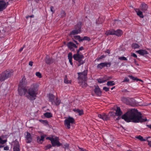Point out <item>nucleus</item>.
I'll return each instance as SVG.
<instances>
[{
    "label": "nucleus",
    "mask_w": 151,
    "mask_h": 151,
    "mask_svg": "<svg viewBox=\"0 0 151 151\" xmlns=\"http://www.w3.org/2000/svg\"><path fill=\"white\" fill-rule=\"evenodd\" d=\"M129 79L127 77H125L123 82H129Z\"/></svg>",
    "instance_id": "obj_47"
},
{
    "label": "nucleus",
    "mask_w": 151,
    "mask_h": 151,
    "mask_svg": "<svg viewBox=\"0 0 151 151\" xmlns=\"http://www.w3.org/2000/svg\"><path fill=\"white\" fill-rule=\"evenodd\" d=\"M46 139H49L51 141L53 146H59L60 145V144L59 142L58 138V137L54 136L52 137H48L46 138Z\"/></svg>",
    "instance_id": "obj_5"
},
{
    "label": "nucleus",
    "mask_w": 151,
    "mask_h": 151,
    "mask_svg": "<svg viewBox=\"0 0 151 151\" xmlns=\"http://www.w3.org/2000/svg\"><path fill=\"white\" fill-rule=\"evenodd\" d=\"M67 46L68 48L72 51H75V48H77V46L71 42H68L67 44Z\"/></svg>",
    "instance_id": "obj_11"
},
{
    "label": "nucleus",
    "mask_w": 151,
    "mask_h": 151,
    "mask_svg": "<svg viewBox=\"0 0 151 151\" xmlns=\"http://www.w3.org/2000/svg\"><path fill=\"white\" fill-rule=\"evenodd\" d=\"M47 97L49 99L50 101L52 103V104L55 103V97L54 96L53 94H49L48 95Z\"/></svg>",
    "instance_id": "obj_19"
},
{
    "label": "nucleus",
    "mask_w": 151,
    "mask_h": 151,
    "mask_svg": "<svg viewBox=\"0 0 151 151\" xmlns=\"http://www.w3.org/2000/svg\"><path fill=\"white\" fill-rule=\"evenodd\" d=\"M103 90L106 92H107L109 90V88L106 87H104L103 88Z\"/></svg>",
    "instance_id": "obj_44"
},
{
    "label": "nucleus",
    "mask_w": 151,
    "mask_h": 151,
    "mask_svg": "<svg viewBox=\"0 0 151 151\" xmlns=\"http://www.w3.org/2000/svg\"><path fill=\"white\" fill-rule=\"evenodd\" d=\"M13 144L14 145L13 151H20L19 143L16 140L15 141H14L13 142Z\"/></svg>",
    "instance_id": "obj_12"
},
{
    "label": "nucleus",
    "mask_w": 151,
    "mask_h": 151,
    "mask_svg": "<svg viewBox=\"0 0 151 151\" xmlns=\"http://www.w3.org/2000/svg\"><path fill=\"white\" fill-rule=\"evenodd\" d=\"M106 57V56L104 55H103L101 56L100 57H99L98 59H101L103 58H104Z\"/></svg>",
    "instance_id": "obj_49"
},
{
    "label": "nucleus",
    "mask_w": 151,
    "mask_h": 151,
    "mask_svg": "<svg viewBox=\"0 0 151 151\" xmlns=\"http://www.w3.org/2000/svg\"><path fill=\"white\" fill-rule=\"evenodd\" d=\"M24 135L26 142L27 143L31 142L32 141V139L30 134L28 132H26L25 133Z\"/></svg>",
    "instance_id": "obj_10"
},
{
    "label": "nucleus",
    "mask_w": 151,
    "mask_h": 151,
    "mask_svg": "<svg viewBox=\"0 0 151 151\" xmlns=\"http://www.w3.org/2000/svg\"><path fill=\"white\" fill-rule=\"evenodd\" d=\"M36 76L39 78L42 77L41 74L39 72H37L35 73Z\"/></svg>",
    "instance_id": "obj_41"
},
{
    "label": "nucleus",
    "mask_w": 151,
    "mask_h": 151,
    "mask_svg": "<svg viewBox=\"0 0 151 151\" xmlns=\"http://www.w3.org/2000/svg\"><path fill=\"white\" fill-rule=\"evenodd\" d=\"M79 149L80 150V151H88L86 149H84L83 148H81L80 147H78Z\"/></svg>",
    "instance_id": "obj_48"
},
{
    "label": "nucleus",
    "mask_w": 151,
    "mask_h": 151,
    "mask_svg": "<svg viewBox=\"0 0 151 151\" xmlns=\"http://www.w3.org/2000/svg\"><path fill=\"white\" fill-rule=\"evenodd\" d=\"M115 88V86H114L111 88V90H112L114 88Z\"/></svg>",
    "instance_id": "obj_64"
},
{
    "label": "nucleus",
    "mask_w": 151,
    "mask_h": 151,
    "mask_svg": "<svg viewBox=\"0 0 151 151\" xmlns=\"http://www.w3.org/2000/svg\"><path fill=\"white\" fill-rule=\"evenodd\" d=\"M94 91L95 93L97 96H100L101 95V91L100 88L98 86H95Z\"/></svg>",
    "instance_id": "obj_14"
},
{
    "label": "nucleus",
    "mask_w": 151,
    "mask_h": 151,
    "mask_svg": "<svg viewBox=\"0 0 151 151\" xmlns=\"http://www.w3.org/2000/svg\"><path fill=\"white\" fill-rule=\"evenodd\" d=\"M118 59L119 60H125V61L127 60V58L124 57V56L121 57H119L118 58Z\"/></svg>",
    "instance_id": "obj_43"
},
{
    "label": "nucleus",
    "mask_w": 151,
    "mask_h": 151,
    "mask_svg": "<svg viewBox=\"0 0 151 151\" xmlns=\"http://www.w3.org/2000/svg\"><path fill=\"white\" fill-rule=\"evenodd\" d=\"M86 81H78L80 85L83 88L86 87L87 85L86 82Z\"/></svg>",
    "instance_id": "obj_23"
},
{
    "label": "nucleus",
    "mask_w": 151,
    "mask_h": 151,
    "mask_svg": "<svg viewBox=\"0 0 151 151\" xmlns=\"http://www.w3.org/2000/svg\"><path fill=\"white\" fill-rule=\"evenodd\" d=\"M115 114L117 116H120L122 114V112L121 111L120 107H117L116 110Z\"/></svg>",
    "instance_id": "obj_21"
},
{
    "label": "nucleus",
    "mask_w": 151,
    "mask_h": 151,
    "mask_svg": "<svg viewBox=\"0 0 151 151\" xmlns=\"http://www.w3.org/2000/svg\"><path fill=\"white\" fill-rule=\"evenodd\" d=\"M2 144H0V148H2L4 147V146L1 145Z\"/></svg>",
    "instance_id": "obj_60"
},
{
    "label": "nucleus",
    "mask_w": 151,
    "mask_h": 151,
    "mask_svg": "<svg viewBox=\"0 0 151 151\" xmlns=\"http://www.w3.org/2000/svg\"><path fill=\"white\" fill-rule=\"evenodd\" d=\"M148 145L150 147H151V141L149 142Z\"/></svg>",
    "instance_id": "obj_56"
},
{
    "label": "nucleus",
    "mask_w": 151,
    "mask_h": 151,
    "mask_svg": "<svg viewBox=\"0 0 151 151\" xmlns=\"http://www.w3.org/2000/svg\"><path fill=\"white\" fill-rule=\"evenodd\" d=\"M122 118L127 122L141 123L147 121L146 117L142 116L140 112H138V110L135 109L127 111L122 115Z\"/></svg>",
    "instance_id": "obj_2"
},
{
    "label": "nucleus",
    "mask_w": 151,
    "mask_h": 151,
    "mask_svg": "<svg viewBox=\"0 0 151 151\" xmlns=\"http://www.w3.org/2000/svg\"><path fill=\"white\" fill-rule=\"evenodd\" d=\"M104 67H109L110 66L111 63V62H104Z\"/></svg>",
    "instance_id": "obj_37"
},
{
    "label": "nucleus",
    "mask_w": 151,
    "mask_h": 151,
    "mask_svg": "<svg viewBox=\"0 0 151 151\" xmlns=\"http://www.w3.org/2000/svg\"><path fill=\"white\" fill-rule=\"evenodd\" d=\"M64 124L65 125H66V119H65L64 120Z\"/></svg>",
    "instance_id": "obj_62"
},
{
    "label": "nucleus",
    "mask_w": 151,
    "mask_h": 151,
    "mask_svg": "<svg viewBox=\"0 0 151 151\" xmlns=\"http://www.w3.org/2000/svg\"><path fill=\"white\" fill-rule=\"evenodd\" d=\"M110 50H109V49L107 50L106 51H105V53H108V54H110Z\"/></svg>",
    "instance_id": "obj_50"
},
{
    "label": "nucleus",
    "mask_w": 151,
    "mask_h": 151,
    "mask_svg": "<svg viewBox=\"0 0 151 151\" xmlns=\"http://www.w3.org/2000/svg\"><path fill=\"white\" fill-rule=\"evenodd\" d=\"M72 53L71 52H69L68 55V58L69 59V62L70 64L72 66H73V63L72 62Z\"/></svg>",
    "instance_id": "obj_25"
},
{
    "label": "nucleus",
    "mask_w": 151,
    "mask_h": 151,
    "mask_svg": "<svg viewBox=\"0 0 151 151\" xmlns=\"http://www.w3.org/2000/svg\"><path fill=\"white\" fill-rule=\"evenodd\" d=\"M53 62V60L52 58H47L46 60V62L48 64H50Z\"/></svg>",
    "instance_id": "obj_30"
},
{
    "label": "nucleus",
    "mask_w": 151,
    "mask_h": 151,
    "mask_svg": "<svg viewBox=\"0 0 151 151\" xmlns=\"http://www.w3.org/2000/svg\"><path fill=\"white\" fill-rule=\"evenodd\" d=\"M122 91L123 92H124V93H126L127 92H129V91H127V90H125V89L124 90H123Z\"/></svg>",
    "instance_id": "obj_54"
},
{
    "label": "nucleus",
    "mask_w": 151,
    "mask_h": 151,
    "mask_svg": "<svg viewBox=\"0 0 151 151\" xmlns=\"http://www.w3.org/2000/svg\"><path fill=\"white\" fill-rule=\"evenodd\" d=\"M84 49V48H83V47L82 46H81V47H80L79 48V50H83Z\"/></svg>",
    "instance_id": "obj_53"
},
{
    "label": "nucleus",
    "mask_w": 151,
    "mask_h": 151,
    "mask_svg": "<svg viewBox=\"0 0 151 151\" xmlns=\"http://www.w3.org/2000/svg\"><path fill=\"white\" fill-rule=\"evenodd\" d=\"M107 86H113L115 84L114 81H109L107 83Z\"/></svg>",
    "instance_id": "obj_32"
},
{
    "label": "nucleus",
    "mask_w": 151,
    "mask_h": 151,
    "mask_svg": "<svg viewBox=\"0 0 151 151\" xmlns=\"http://www.w3.org/2000/svg\"><path fill=\"white\" fill-rule=\"evenodd\" d=\"M122 31L120 29H118L115 31V35L117 36H121L123 34Z\"/></svg>",
    "instance_id": "obj_24"
},
{
    "label": "nucleus",
    "mask_w": 151,
    "mask_h": 151,
    "mask_svg": "<svg viewBox=\"0 0 151 151\" xmlns=\"http://www.w3.org/2000/svg\"><path fill=\"white\" fill-rule=\"evenodd\" d=\"M47 147L48 148H49L51 147V145H48L47 146Z\"/></svg>",
    "instance_id": "obj_59"
},
{
    "label": "nucleus",
    "mask_w": 151,
    "mask_h": 151,
    "mask_svg": "<svg viewBox=\"0 0 151 151\" xmlns=\"http://www.w3.org/2000/svg\"><path fill=\"white\" fill-rule=\"evenodd\" d=\"M12 74V73L8 72L7 71H5L2 73L0 75V81H3L10 77Z\"/></svg>",
    "instance_id": "obj_6"
},
{
    "label": "nucleus",
    "mask_w": 151,
    "mask_h": 151,
    "mask_svg": "<svg viewBox=\"0 0 151 151\" xmlns=\"http://www.w3.org/2000/svg\"><path fill=\"white\" fill-rule=\"evenodd\" d=\"M80 50H79V49L77 50L76 54H74L73 55L74 59L76 61H78L79 62L78 64V66L83 64L84 63V61L82 60V59L83 58L84 56L82 54H80Z\"/></svg>",
    "instance_id": "obj_3"
},
{
    "label": "nucleus",
    "mask_w": 151,
    "mask_h": 151,
    "mask_svg": "<svg viewBox=\"0 0 151 151\" xmlns=\"http://www.w3.org/2000/svg\"><path fill=\"white\" fill-rule=\"evenodd\" d=\"M44 116L47 118H49L52 117V114L50 112H46L44 114Z\"/></svg>",
    "instance_id": "obj_31"
},
{
    "label": "nucleus",
    "mask_w": 151,
    "mask_h": 151,
    "mask_svg": "<svg viewBox=\"0 0 151 151\" xmlns=\"http://www.w3.org/2000/svg\"><path fill=\"white\" fill-rule=\"evenodd\" d=\"M136 137L142 141H146L145 139H144L143 137L140 135L137 136Z\"/></svg>",
    "instance_id": "obj_38"
},
{
    "label": "nucleus",
    "mask_w": 151,
    "mask_h": 151,
    "mask_svg": "<svg viewBox=\"0 0 151 151\" xmlns=\"http://www.w3.org/2000/svg\"><path fill=\"white\" fill-rule=\"evenodd\" d=\"M87 73V70H85L82 72L78 73V81H87L88 79Z\"/></svg>",
    "instance_id": "obj_4"
},
{
    "label": "nucleus",
    "mask_w": 151,
    "mask_h": 151,
    "mask_svg": "<svg viewBox=\"0 0 151 151\" xmlns=\"http://www.w3.org/2000/svg\"><path fill=\"white\" fill-rule=\"evenodd\" d=\"M71 81H67V83H71Z\"/></svg>",
    "instance_id": "obj_55"
},
{
    "label": "nucleus",
    "mask_w": 151,
    "mask_h": 151,
    "mask_svg": "<svg viewBox=\"0 0 151 151\" xmlns=\"http://www.w3.org/2000/svg\"><path fill=\"white\" fill-rule=\"evenodd\" d=\"M74 38L76 40H78L80 42H81V39L79 35L75 36H74Z\"/></svg>",
    "instance_id": "obj_36"
},
{
    "label": "nucleus",
    "mask_w": 151,
    "mask_h": 151,
    "mask_svg": "<svg viewBox=\"0 0 151 151\" xmlns=\"http://www.w3.org/2000/svg\"><path fill=\"white\" fill-rule=\"evenodd\" d=\"M121 100L123 102L126 104H130L128 98L122 97L121 98Z\"/></svg>",
    "instance_id": "obj_22"
},
{
    "label": "nucleus",
    "mask_w": 151,
    "mask_h": 151,
    "mask_svg": "<svg viewBox=\"0 0 151 151\" xmlns=\"http://www.w3.org/2000/svg\"><path fill=\"white\" fill-rule=\"evenodd\" d=\"M46 137V135H43L41 136L40 137H37V140L38 143H42L44 140L45 137Z\"/></svg>",
    "instance_id": "obj_17"
},
{
    "label": "nucleus",
    "mask_w": 151,
    "mask_h": 151,
    "mask_svg": "<svg viewBox=\"0 0 151 151\" xmlns=\"http://www.w3.org/2000/svg\"><path fill=\"white\" fill-rule=\"evenodd\" d=\"M128 77L131 79H132V80L134 81H140L142 82H143V81L141 79H139L138 78H137V77H134L132 76L131 75H129Z\"/></svg>",
    "instance_id": "obj_26"
},
{
    "label": "nucleus",
    "mask_w": 151,
    "mask_h": 151,
    "mask_svg": "<svg viewBox=\"0 0 151 151\" xmlns=\"http://www.w3.org/2000/svg\"><path fill=\"white\" fill-rule=\"evenodd\" d=\"M55 99H56V101H54V103H53L52 104H56V105H58L60 103V101L59 100H58V99H57L56 98H55Z\"/></svg>",
    "instance_id": "obj_39"
},
{
    "label": "nucleus",
    "mask_w": 151,
    "mask_h": 151,
    "mask_svg": "<svg viewBox=\"0 0 151 151\" xmlns=\"http://www.w3.org/2000/svg\"><path fill=\"white\" fill-rule=\"evenodd\" d=\"M98 82L99 83H102L106 81V80H104L102 78H99L97 79Z\"/></svg>",
    "instance_id": "obj_35"
},
{
    "label": "nucleus",
    "mask_w": 151,
    "mask_h": 151,
    "mask_svg": "<svg viewBox=\"0 0 151 151\" xmlns=\"http://www.w3.org/2000/svg\"><path fill=\"white\" fill-rule=\"evenodd\" d=\"M121 119V117H119L116 119V120H119Z\"/></svg>",
    "instance_id": "obj_63"
},
{
    "label": "nucleus",
    "mask_w": 151,
    "mask_h": 151,
    "mask_svg": "<svg viewBox=\"0 0 151 151\" xmlns=\"http://www.w3.org/2000/svg\"><path fill=\"white\" fill-rule=\"evenodd\" d=\"M50 10L52 12V13H54L55 10L54 7L52 6H51L50 7Z\"/></svg>",
    "instance_id": "obj_45"
},
{
    "label": "nucleus",
    "mask_w": 151,
    "mask_h": 151,
    "mask_svg": "<svg viewBox=\"0 0 151 151\" xmlns=\"http://www.w3.org/2000/svg\"><path fill=\"white\" fill-rule=\"evenodd\" d=\"M147 126L148 128L151 129V124L150 125H147Z\"/></svg>",
    "instance_id": "obj_57"
},
{
    "label": "nucleus",
    "mask_w": 151,
    "mask_h": 151,
    "mask_svg": "<svg viewBox=\"0 0 151 151\" xmlns=\"http://www.w3.org/2000/svg\"><path fill=\"white\" fill-rule=\"evenodd\" d=\"M115 30L114 29L109 30L106 31L105 34L107 36L110 35H114Z\"/></svg>",
    "instance_id": "obj_20"
},
{
    "label": "nucleus",
    "mask_w": 151,
    "mask_h": 151,
    "mask_svg": "<svg viewBox=\"0 0 151 151\" xmlns=\"http://www.w3.org/2000/svg\"><path fill=\"white\" fill-rule=\"evenodd\" d=\"M140 9L143 12H145L147 9V5L145 3L142 4L140 6Z\"/></svg>",
    "instance_id": "obj_18"
},
{
    "label": "nucleus",
    "mask_w": 151,
    "mask_h": 151,
    "mask_svg": "<svg viewBox=\"0 0 151 151\" xmlns=\"http://www.w3.org/2000/svg\"><path fill=\"white\" fill-rule=\"evenodd\" d=\"M136 12L137 13V14L140 17L143 18L144 17V16L142 14V12L140 11H139L138 9H137L136 10Z\"/></svg>",
    "instance_id": "obj_27"
},
{
    "label": "nucleus",
    "mask_w": 151,
    "mask_h": 151,
    "mask_svg": "<svg viewBox=\"0 0 151 151\" xmlns=\"http://www.w3.org/2000/svg\"><path fill=\"white\" fill-rule=\"evenodd\" d=\"M23 48H24V47H22L20 49V50H19L20 52H21V51H22V50L23 49Z\"/></svg>",
    "instance_id": "obj_58"
},
{
    "label": "nucleus",
    "mask_w": 151,
    "mask_h": 151,
    "mask_svg": "<svg viewBox=\"0 0 151 151\" xmlns=\"http://www.w3.org/2000/svg\"><path fill=\"white\" fill-rule=\"evenodd\" d=\"M98 116L100 118L102 119L104 121H107L109 119V116L104 113L101 114H98Z\"/></svg>",
    "instance_id": "obj_13"
},
{
    "label": "nucleus",
    "mask_w": 151,
    "mask_h": 151,
    "mask_svg": "<svg viewBox=\"0 0 151 151\" xmlns=\"http://www.w3.org/2000/svg\"><path fill=\"white\" fill-rule=\"evenodd\" d=\"M136 52L142 55H145L147 54L148 53L147 51L145 50H139L137 51Z\"/></svg>",
    "instance_id": "obj_16"
},
{
    "label": "nucleus",
    "mask_w": 151,
    "mask_h": 151,
    "mask_svg": "<svg viewBox=\"0 0 151 151\" xmlns=\"http://www.w3.org/2000/svg\"><path fill=\"white\" fill-rule=\"evenodd\" d=\"M75 121L74 119L70 116H69L68 118H67V128L70 129V124L74 123Z\"/></svg>",
    "instance_id": "obj_9"
},
{
    "label": "nucleus",
    "mask_w": 151,
    "mask_h": 151,
    "mask_svg": "<svg viewBox=\"0 0 151 151\" xmlns=\"http://www.w3.org/2000/svg\"><path fill=\"white\" fill-rule=\"evenodd\" d=\"M86 40L87 41H90V38L87 36L84 37L83 38L81 39V40L82 42L83 40Z\"/></svg>",
    "instance_id": "obj_40"
},
{
    "label": "nucleus",
    "mask_w": 151,
    "mask_h": 151,
    "mask_svg": "<svg viewBox=\"0 0 151 151\" xmlns=\"http://www.w3.org/2000/svg\"><path fill=\"white\" fill-rule=\"evenodd\" d=\"M131 56H133L135 58H137V55L134 53H131Z\"/></svg>",
    "instance_id": "obj_46"
},
{
    "label": "nucleus",
    "mask_w": 151,
    "mask_h": 151,
    "mask_svg": "<svg viewBox=\"0 0 151 151\" xmlns=\"http://www.w3.org/2000/svg\"><path fill=\"white\" fill-rule=\"evenodd\" d=\"M26 78L24 76L23 77L22 80L20 81V83L19 85V87H24L25 85L26 82H25Z\"/></svg>",
    "instance_id": "obj_15"
},
{
    "label": "nucleus",
    "mask_w": 151,
    "mask_h": 151,
    "mask_svg": "<svg viewBox=\"0 0 151 151\" xmlns=\"http://www.w3.org/2000/svg\"><path fill=\"white\" fill-rule=\"evenodd\" d=\"M132 47L133 48L135 49L136 48H139V45H138V44H137L136 43H135L133 44L132 45Z\"/></svg>",
    "instance_id": "obj_34"
},
{
    "label": "nucleus",
    "mask_w": 151,
    "mask_h": 151,
    "mask_svg": "<svg viewBox=\"0 0 151 151\" xmlns=\"http://www.w3.org/2000/svg\"><path fill=\"white\" fill-rule=\"evenodd\" d=\"M39 121L42 122V123L45 124H48V122L47 120H40Z\"/></svg>",
    "instance_id": "obj_42"
},
{
    "label": "nucleus",
    "mask_w": 151,
    "mask_h": 151,
    "mask_svg": "<svg viewBox=\"0 0 151 151\" xmlns=\"http://www.w3.org/2000/svg\"><path fill=\"white\" fill-rule=\"evenodd\" d=\"M73 111L75 112H76L79 114V115H81L83 114V110H80L78 109H74Z\"/></svg>",
    "instance_id": "obj_28"
},
{
    "label": "nucleus",
    "mask_w": 151,
    "mask_h": 151,
    "mask_svg": "<svg viewBox=\"0 0 151 151\" xmlns=\"http://www.w3.org/2000/svg\"><path fill=\"white\" fill-rule=\"evenodd\" d=\"M73 41L76 43L77 44H78V43L75 40H73Z\"/></svg>",
    "instance_id": "obj_61"
},
{
    "label": "nucleus",
    "mask_w": 151,
    "mask_h": 151,
    "mask_svg": "<svg viewBox=\"0 0 151 151\" xmlns=\"http://www.w3.org/2000/svg\"><path fill=\"white\" fill-rule=\"evenodd\" d=\"M81 24H77L76 26V29L72 30L70 33V35H75L79 33L81 31Z\"/></svg>",
    "instance_id": "obj_8"
},
{
    "label": "nucleus",
    "mask_w": 151,
    "mask_h": 151,
    "mask_svg": "<svg viewBox=\"0 0 151 151\" xmlns=\"http://www.w3.org/2000/svg\"><path fill=\"white\" fill-rule=\"evenodd\" d=\"M8 4V2H6L4 0H0V12L5 9Z\"/></svg>",
    "instance_id": "obj_7"
},
{
    "label": "nucleus",
    "mask_w": 151,
    "mask_h": 151,
    "mask_svg": "<svg viewBox=\"0 0 151 151\" xmlns=\"http://www.w3.org/2000/svg\"><path fill=\"white\" fill-rule=\"evenodd\" d=\"M97 68H99L100 69H101L103 68L104 67V63H102L99 64H98L97 65Z\"/></svg>",
    "instance_id": "obj_33"
},
{
    "label": "nucleus",
    "mask_w": 151,
    "mask_h": 151,
    "mask_svg": "<svg viewBox=\"0 0 151 151\" xmlns=\"http://www.w3.org/2000/svg\"><path fill=\"white\" fill-rule=\"evenodd\" d=\"M3 136L0 137V144H4L6 142V139L3 140Z\"/></svg>",
    "instance_id": "obj_29"
},
{
    "label": "nucleus",
    "mask_w": 151,
    "mask_h": 151,
    "mask_svg": "<svg viewBox=\"0 0 151 151\" xmlns=\"http://www.w3.org/2000/svg\"><path fill=\"white\" fill-rule=\"evenodd\" d=\"M33 62L32 61H30L29 63V65L32 66V65Z\"/></svg>",
    "instance_id": "obj_52"
},
{
    "label": "nucleus",
    "mask_w": 151,
    "mask_h": 151,
    "mask_svg": "<svg viewBox=\"0 0 151 151\" xmlns=\"http://www.w3.org/2000/svg\"><path fill=\"white\" fill-rule=\"evenodd\" d=\"M39 86L38 83H35L31 84L28 88L25 86L18 87V93L21 96L25 95L30 101L34 100L36 98Z\"/></svg>",
    "instance_id": "obj_1"
},
{
    "label": "nucleus",
    "mask_w": 151,
    "mask_h": 151,
    "mask_svg": "<svg viewBox=\"0 0 151 151\" xmlns=\"http://www.w3.org/2000/svg\"><path fill=\"white\" fill-rule=\"evenodd\" d=\"M9 149V148L8 146L5 147L4 148V150H8Z\"/></svg>",
    "instance_id": "obj_51"
}]
</instances>
